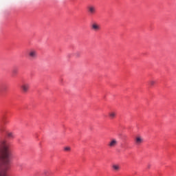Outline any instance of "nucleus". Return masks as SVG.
Listing matches in <instances>:
<instances>
[{"label": "nucleus", "instance_id": "6", "mask_svg": "<svg viewBox=\"0 0 176 176\" xmlns=\"http://www.w3.org/2000/svg\"><path fill=\"white\" fill-rule=\"evenodd\" d=\"M118 145V140L116 139H111L108 144L109 148H115Z\"/></svg>", "mask_w": 176, "mask_h": 176}, {"label": "nucleus", "instance_id": "17", "mask_svg": "<svg viewBox=\"0 0 176 176\" xmlns=\"http://www.w3.org/2000/svg\"><path fill=\"white\" fill-rule=\"evenodd\" d=\"M0 131L2 132V129H0Z\"/></svg>", "mask_w": 176, "mask_h": 176}, {"label": "nucleus", "instance_id": "10", "mask_svg": "<svg viewBox=\"0 0 176 176\" xmlns=\"http://www.w3.org/2000/svg\"><path fill=\"white\" fill-rule=\"evenodd\" d=\"M0 176H9L6 171H2V169H1L0 166Z\"/></svg>", "mask_w": 176, "mask_h": 176}, {"label": "nucleus", "instance_id": "2", "mask_svg": "<svg viewBox=\"0 0 176 176\" xmlns=\"http://www.w3.org/2000/svg\"><path fill=\"white\" fill-rule=\"evenodd\" d=\"M28 56L30 60H36L38 58V52L35 49H31L28 52Z\"/></svg>", "mask_w": 176, "mask_h": 176}, {"label": "nucleus", "instance_id": "15", "mask_svg": "<svg viewBox=\"0 0 176 176\" xmlns=\"http://www.w3.org/2000/svg\"><path fill=\"white\" fill-rule=\"evenodd\" d=\"M17 73V70L16 69H13L12 70V74H16Z\"/></svg>", "mask_w": 176, "mask_h": 176}, {"label": "nucleus", "instance_id": "7", "mask_svg": "<svg viewBox=\"0 0 176 176\" xmlns=\"http://www.w3.org/2000/svg\"><path fill=\"white\" fill-rule=\"evenodd\" d=\"M88 12L90 14H94L96 13V6H88Z\"/></svg>", "mask_w": 176, "mask_h": 176}, {"label": "nucleus", "instance_id": "1", "mask_svg": "<svg viewBox=\"0 0 176 176\" xmlns=\"http://www.w3.org/2000/svg\"><path fill=\"white\" fill-rule=\"evenodd\" d=\"M0 162L3 164L5 171H8L10 168L9 144L5 140L0 141Z\"/></svg>", "mask_w": 176, "mask_h": 176}, {"label": "nucleus", "instance_id": "12", "mask_svg": "<svg viewBox=\"0 0 176 176\" xmlns=\"http://www.w3.org/2000/svg\"><path fill=\"white\" fill-rule=\"evenodd\" d=\"M155 83H156V82L155 80L149 81V85H151V86H153V85H155Z\"/></svg>", "mask_w": 176, "mask_h": 176}, {"label": "nucleus", "instance_id": "9", "mask_svg": "<svg viewBox=\"0 0 176 176\" xmlns=\"http://www.w3.org/2000/svg\"><path fill=\"white\" fill-rule=\"evenodd\" d=\"M112 168L114 170V171H119V170H120V166L118 164H113L112 166Z\"/></svg>", "mask_w": 176, "mask_h": 176}, {"label": "nucleus", "instance_id": "8", "mask_svg": "<svg viewBox=\"0 0 176 176\" xmlns=\"http://www.w3.org/2000/svg\"><path fill=\"white\" fill-rule=\"evenodd\" d=\"M109 117L110 119H115V118H116V112L110 111L109 113Z\"/></svg>", "mask_w": 176, "mask_h": 176}, {"label": "nucleus", "instance_id": "4", "mask_svg": "<svg viewBox=\"0 0 176 176\" xmlns=\"http://www.w3.org/2000/svg\"><path fill=\"white\" fill-rule=\"evenodd\" d=\"M91 30L95 32L100 31L101 30V26L97 23H93L91 25Z\"/></svg>", "mask_w": 176, "mask_h": 176}, {"label": "nucleus", "instance_id": "14", "mask_svg": "<svg viewBox=\"0 0 176 176\" xmlns=\"http://www.w3.org/2000/svg\"><path fill=\"white\" fill-rule=\"evenodd\" d=\"M75 56L77 58L80 57V52H76Z\"/></svg>", "mask_w": 176, "mask_h": 176}, {"label": "nucleus", "instance_id": "3", "mask_svg": "<svg viewBox=\"0 0 176 176\" xmlns=\"http://www.w3.org/2000/svg\"><path fill=\"white\" fill-rule=\"evenodd\" d=\"M134 142L137 146H140L144 143V138L141 135H137L134 138Z\"/></svg>", "mask_w": 176, "mask_h": 176}, {"label": "nucleus", "instance_id": "5", "mask_svg": "<svg viewBox=\"0 0 176 176\" xmlns=\"http://www.w3.org/2000/svg\"><path fill=\"white\" fill-rule=\"evenodd\" d=\"M21 88L22 89V91L23 93H27L28 90H30V84L28 83H23L21 86Z\"/></svg>", "mask_w": 176, "mask_h": 176}, {"label": "nucleus", "instance_id": "16", "mask_svg": "<svg viewBox=\"0 0 176 176\" xmlns=\"http://www.w3.org/2000/svg\"><path fill=\"white\" fill-rule=\"evenodd\" d=\"M8 137H13V133H8Z\"/></svg>", "mask_w": 176, "mask_h": 176}, {"label": "nucleus", "instance_id": "11", "mask_svg": "<svg viewBox=\"0 0 176 176\" xmlns=\"http://www.w3.org/2000/svg\"><path fill=\"white\" fill-rule=\"evenodd\" d=\"M64 151H65V152H69V151H71V147L66 146L64 148Z\"/></svg>", "mask_w": 176, "mask_h": 176}, {"label": "nucleus", "instance_id": "13", "mask_svg": "<svg viewBox=\"0 0 176 176\" xmlns=\"http://www.w3.org/2000/svg\"><path fill=\"white\" fill-rule=\"evenodd\" d=\"M47 174H49V170H44L43 171V175L47 176Z\"/></svg>", "mask_w": 176, "mask_h": 176}]
</instances>
